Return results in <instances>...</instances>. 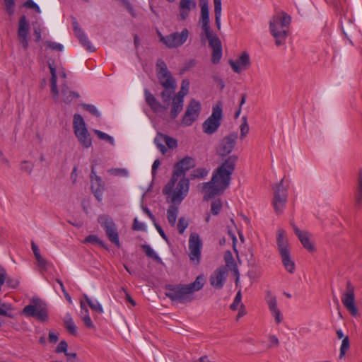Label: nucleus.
Instances as JSON below:
<instances>
[{
  "mask_svg": "<svg viewBox=\"0 0 362 362\" xmlns=\"http://www.w3.org/2000/svg\"><path fill=\"white\" fill-rule=\"evenodd\" d=\"M98 221L104 229L108 240L117 247H120L119 233L117 228L112 217L107 214H102L98 217Z\"/></svg>",
  "mask_w": 362,
  "mask_h": 362,
  "instance_id": "nucleus-8",
  "label": "nucleus"
},
{
  "mask_svg": "<svg viewBox=\"0 0 362 362\" xmlns=\"http://www.w3.org/2000/svg\"><path fill=\"white\" fill-rule=\"evenodd\" d=\"M142 249L145 252L146 256H148L150 258H152L156 262L158 263L162 262L161 258L156 253V252L151 248V247L148 245H141Z\"/></svg>",
  "mask_w": 362,
  "mask_h": 362,
  "instance_id": "nucleus-38",
  "label": "nucleus"
},
{
  "mask_svg": "<svg viewBox=\"0 0 362 362\" xmlns=\"http://www.w3.org/2000/svg\"><path fill=\"white\" fill-rule=\"evenodd\" d=\"M205 37L209 41V45L212 48L211 62L213 64H218L222 57L221 42L211 28L202 30L201 37Z\"/></svg>",
  "mask_w": 362,
  "mask_h": 362,
  "instance_id": "nucleus-10",
  "label": "nucleus"
},
{
  "mask_svg": "<svg viewBox=\"0 0 362 362\" xmlns=\"http://www.w3.org/2000/svg\"><path fill=\"white\" fill-rule=\"evenodd\" d=\"M229 64L235 73L239 74L250 65V56L244 52L235 61L229 60Z\"/></svg>",
  "mask_w": 362,
  "mask_h": 362,
  "instance_id": "nucleus-22",
  "label": "nucleus"
},
{
  "mask_svg": "<svg viewBox=\"0 0 362 362\" xmlns=\"http://www.w3.org/2000/svg\"><path fill=\"white\" fill-rule=\"evenodd\" d=\"M222 209L221 200H214L211 204V212L213 215H218Z\"/></svg>",
  "mask_w": 362,
  "mask_h": 362,
  "instance_id": "nucleus-45",
  "label": "nucleus"
},
{
  "mask_svg": "<svg viewBox=\"0 0 362 362\" xmlns=\"http://www.w3.org/2000/svg\"><path fill=\"white\" fill-rule=\"evenodd\" d=\"M204 284L205 277L203 274H200L191 284L167 286L165 295L176 303H185L190 302L193 299V293L200 291Z\"/></svg>",
  "mask_w": 362,
  "mask_h": 362,
  "instance_id": "nucleus-3",
  "label": "nucleus"
},
{
  "mask_svg": "<svg viewBox=\"0 0 362 362\" xmlns=\"http://www.w3.org/2000/svg\"><path fill=\"white\" fill-rule=\"evenodd\" d=\"M81 106L83 107V108L84 110L89 112L90 113L95 115V117H100V113L99 112V111L98 110V109L96 108V107L95 105H91V104L83 103V104H81Z\"/></svg>",
  "mask_w": 362,
  "mask_h": 362,
  "instance_id": "nucleus-47",
  "label": "nucleus"
},
{
  "mask_svg": "<svg viewBox=\"0 0 362 362\" xmlns=\"http://www.w3.org/2000/svg\"><path fill=\"white\" fill-rule=\"evenodd\" d=\"M73 127L74 134L81 145L86 148H89L92 144L90 135L86 127L85 121L81 115H74Z\"/></svg>",
  "mask_w": 362,
  "mask_h": 362,
  "instance_id": "nucleus-7",
  "label": "nucleus"
},
{
  "mask_svg": "<svg viewBox=\"0 0 362 362\" xmlns=\"http://www.w3.org/2000/svg\"><path fill=\"white\" fill-rule=\"evenodd\" d=\"M61 94L63 101L66 104H70L74 99L80 97L79 93L70 90L65 82L62 85Z\"/></svg>",
  "mask_w": 362,
  "mask_h": 362,
  "instance_id": "nucleus-25",
  "label": "nucleus"
},
{
  "mask_svg": "<svg viewBox=\"0 0 362 362\" xmlns=\"http://www.w3.org/2000/svg\"><path fill=\"white\" fill-rule=\"evenodd\" d=\"M291 17L284 11H279L273 16L269 22V30L275 39V44L279 47L285 44L288 37Z\"/></svg>",
  "mask_w": 362,
  "mask_h": 362,
  "instance_id": "nucleus-4",
  "label": "nucleus"
},
{
  "mask_svg": "<svg viewBox=\"0 0 362 362\" xmlns=\"http://www.w3.org/2000/svg\"><path fill=\"white\" fill-rule=\"evenodd\" d=\"M238 157L235 155L229 156L214 172L211 180L204 183L205 192L204 199L214 198L216 195L223 192L230 185L231 175L235 170Z\"/></svg>",
  "mask_w": 362,
  "mask_h": 362,
  "instance_id": "nucleus-2",
  "label": "nucleus"
},
{
  "mask_svg": "<svg viewBox=\"0 0 362 362\" xmlns=\"http://www.w3.org/2000/svg\"><path fill=\"white\" fill-rule=\"evenodd\" d=\"M241 299H242V296H241L240 291H239L236 293L235 299H234L233 303L230 306V309L233 310H235L238 308V306L239 305V304L240 303Z\"/></svg>",
  "mask_w": 362,
  "mask_h": 362,
  "instance_id": "nucleus-55",
  "label": "nucleus"
},
{
  "mask_svg": "<svg viewBox=\"0 0 362 362\" xmlns=\"http://www.w3.org/2000/svg\"><path fill=\"white\" fill-rule=\"evenodd\" d=\"M49 68L50 69L51 73V93L52 94V97L55 101L58 100L59 98V90L57 88V70L51 64H49Z\"/></svg>",
  "mask_w": 362,
  "mask_h": 362,
  "instance_id": "nucleus-26",
  "label": "nucleus"
},
{
  "mask_svg": "<svg viewBox=\"0 0 362 362\" xmlns=\"http://www.w3.org/2000/svg\"><path fill=\"white\" fill-rule=\"evenodd\" d=\"M23 314L28 317H33L43 322L47 318V311L41 307H36L33 305H28L23 309Z\"/></svg>",
  "mask_w": 362,
  "mask_h": 362,
  "instance_id": "nucleus-20",
  "label": "nucleus"
},
{
  "mask_svg": "<svg viewBox=\"0 0 362 362\" xmlns=\"http://www.w3.org/2000/svg\"><path fill=\"white\" fill-rule=\"evenodd\" d=\"M7 285L13 288H16V287H18V284H19V281L16 279H13L11 277H7L6 278V281Z\"/></svg>",
  "mask_w": 362,
  "mask_h": 362,
  "instance_id": "nucleus-59",
  "label": "nucleus"
},
{
  "mask_svg": "<svg viewBox=\"0 0 362 362\" xmlns=\"http://www.w3.org/2000/svg\"><path fill=\"white\" fill-rule=\"evenodd\" d=\"M188 221L185 217H180L177 224V230L180 234H183L186 228L188 227Z\"/></svg>",
  "mask_w": 362,
  "mask_h": 362,
  "instance_id": "nucleus-46",
  "label": "nucleus"
},
{
  "mask_svg": "<svg viewBox=\"0 0 362 362\" xmlns=\"http://www.w3.org/2000/svg\"><path fill=\"white\" fill-rule=\"evenodd\" d=\"M156 73L160 84L164 88L160 94L161 98L164 103H168L176 89V81L168 71L167 64L162 59L157 61Z\"/></svg>",
  "mask_w": 362,
  "mask_h": 362,
  "instance_id": "nucleus-5",
  "label": "nucleus"
},
{
  "mask_svg": "<svg viewBox=\"0 0 362 362\" xmlns=\"http://www.w3.org/2000/svg\"><path fill=\"white\" fill-rule=\"evenodd\" d=\"M237 139L238 134L236 133L225 136L218 148V155L223 157L231 153L235 146Z\"/></svg>",
  "mask_w": 362,
  "mask_h": 362,
  "instance_id": "nucleus-18",
  "label": "nucleus"
},
{
  "mask_svg": "<svg viewBox=\"0 0 362 362\" xmlns=\"http://www.w3.org/2000/svg\"><path fill=\"white\" fill-rule=\"evenodd\" d=\"M189 88V81L184 79L181 83L180 91L175 95V98H181L184 100V97L188 93Z\"/></svg>",
  "mask_w": 362,
  "mask_h": 362,
  "instance_id": "nucleus-39",
  "label": "nucleus"
},
{
  "mask_svg": "<svg viewBox=\"0 0 362 362\" xmlns=\"http://www.w3.org/2000/svg\"><path fill=\"white\" fill-rule=\"evenodd\" d=\"M45 45L53 50H57L59 52L62 51L64 49V47L62 44L52 41H46Z\"/></svg>",
  "mask_w": 362,
  "mask_h": 362,
  "instance_id": "nucleus-50",
  "label": "nucleus"
},
{
  "mask_svg": "<svg viewBox=\"0 0 362 362\" xmlns=\"http://www.w3.org/2000/svg\"><path fill=\"white\" fill-rule=\"evenodd\" d=\"M195 165L194 159L189 156L176 163L172 177L163 189V194L167 197L168 202L180 204L185 198L189 188V180L185 177V173Z\"/></svg>",
  "mask_w": 362,
  "mask_h": 362,
  "instance_id": "nucleus-1",
  "label": "nucleus"
},
{
  "mask_svg": "<svg viewBox=\"0 0 362 362\" xmlns=\"http://www.w3.org/2000/svg\"><path fill=\"white\" fill-rule=\"evenodd\" d=\"M189 32L184 28L180 33L175 32L166 36L158 33L160 41L168 48H177L182 46L188 39Z\"/></svg>",
  "mask_w": 362,
  "mask_h": 362,
  "instance_id": "nucleus-11",
  "label": "nucleus"
},
{
  "mask_svg": "<svg viewBox=\"0 0 362 362\" xmlns=\"http://www.w3.org/2000/svg\"><path fill=\"white\" fill-rule=\"evenodd\" d=\"M202 247V243L199 234L192 233L189 238V257L196 265L200 262Z\"/></svg>",
  "mask_w": 362,
  "mask_h": 362,
  "instance_id": "nucleus-14",
  "label": "nucleus"
},
{
  "mask_svg": "<svg viewBox=\"0 0 362 362\" xmlns=\"http://www.w3.org/2000/svg\"><path fill=\"white\" fill-rule=\"evenodd\" d=\"M208 174V170L205 168H197L194 171V177H204Z\"/></svg>",
  "mask_w": 362,
  "mask_h": 362,
  "instance_id": "nucleus-57",
  "label": "nucleus"
},
{
  "mask_svg": "<svg viewBox=\"0 0 362 362\" xmlns=\"http://www.w3.org/2000/svg\"><path fill=\"white\" fill-rule=\"evenodd\" d=\"M184 100L181 98H173L172 102V107L170 110V117L172 119H175L179 113L182 110Z\"/></svg>",
  "mask_w": 362,
  "mask_h": 362,
  "instance_id": "nucleus-29",
  "label": "nucleus"
},
{
  "mask_svg": "<svg viewBox=\"0 0 362 362\" xmlns=\"http://www.w3.org/2000/svg\"><path fill=\"white\" fill-rule=\"evenodd\" d=\"M67 349H68V344L65 341L63 340V341H61L59 343V344L57 345V346L55 349V352L57 354H59V353L66 354Z\"/></svg>",
  "mask_w": 362,
  "mask_h": 362,
  "instance_id": "nucleus-54",
  "label": "nucleus"
},
{
  "mask_svg": "<svg viewBox=\"0 0 362 362\" xmlns=\"http://www.w3.org/2000/svg\"><path fill=\"white\" fill-rule=\"evenodd\" d=\"M94 133L98 136L100 139L108 141L112 146L115 145V140L113 137L108 135L107 134L97 129L94 130Z\"/></svg>",
  "mask_w": 362,
  "mask_h": 362,
  "instance_id": "nucleus-43",
  "label": "nucleus"
},
{
  "mask_svg": "<svg viewBox=\"0 0 362 362\" xmlns=\"http://www.w3.org/2000/svg\"><path fill=\"white\" fill-rule=\"evenodd\" d=\"M84 243H91L95 245H98L101 247L107 249V245L103 241H102L97 235H88L83 241Z\"/></svg>",
  "mask_w": 362,
  "mask_h": 362,
  "instance_id": "nucleus-40",
  "label": "nucleus"
},
{
  "mask_svg": "<svg viewBox=\"0 0 362 362\" xmlns=\"http://www.w3.org/2000/svg\"><path fill=\"white\" fill-rule=\"evenodd\" d=\"M91 186L90 189L94 196L98 202L103 199V192L105 190V184L99 175H96L95 166L92 165L90 175Z\"/></svg>",
  "mask_w": 362,
  "mask_h": 362,
  "instance_id": "nucleus-16",
  "label": "nucleus"
},
{
  "mask_svg": "<svg viewBox=\"0 0 362 362\" xmlns=\"http://www.w3.org/2000/svg\"><path fill=\"white\" fill-rule=\"evenodd\" d=\"M144 95L146 103L155 112L160 110L162 108L161 104L156 100L153 95L148 90L144 89Z\"/></svg>",
  "mask_w": 362,
  "mask_h": 362,
  "instance_id": "nucleus-27",
  "label": "nucleus"
},
{
  "mask_svg": "<svg viewBox=\"0 0 362 362\" xmlns=\"http://www.w3.org/2000/svg\"><path fill=\"white\" fill-rule=\"evenodd\" d=\"M31 247L35 255V257L40 255V249L33 241L31 243Z\"/></svg>",
  "mask_w": 362,
  "mask_h": 362,
  "instance_id": "nucleus-64",
  "label": "nucleus"
},
{
  "mask_svg": "<svg viewBox=\"0 0 362 362\" xmlns=\"http://www.w3.org/2000/svg\"><path fill=\"white\" fill-rule=\"evenodd\" d=\"M35 259L37 262V265L40 268V269L42 271H46L47 267L49 264V262L45 258H43L41 255L40 256L36 257Z\"/></svg>",
  "mask_w": 362,
  "mask_h": 362,
  "instance_id": "nucleus-48",
  "label": "nucleus"
},
{
  "mask_svg": "<svg viewBox=\"0 0 362 362\" xmlns=\"http://www.w3.org/2000/svg\"><path fill=\"white\" fill-rule=\"evenodd\" d=\"M355 201L358 206L362 204V168L358 172L356 189L355 191Z\"/></svg>",
  "mask_w": 362,
  "mask_h": 362,
  "instance_id": "nucleus-30",
  "label": "nucleus"
},
{
  "mask_svg": "<svg viewBox=\"0 0 362 362\" xmlns=\"http://www.w3.org/2000/svg\"><path fill=\"white\" fill-rule=\"evenodd\" d=\"M30 25L25 16H22L18 22V37L23 47L26 49L28 47V35Z\"/></svg>",
  "mask_w": 362,
  "mask_h": 362,
  "instance_id": "nucleus-19",
  "label": "nucleus"
},
{
  "mask_svg": "<svg viewBox=\"0 0 362 362\" xmlns=\"http://www.w3.org/2000/svg\"><path fill=\"white\" fill-rule=\"evenodd\" d=\"M295 234L298 238L303 246L309 252L315 250L314 245L310 243L308 233L300 230L295 224L291 223Z\"/></svg>",
  "mask_w": 362,
  "mask_h": 362,
  "instance_id": "nucleus-24",
  "label": "nucleus"
},
{
  "mask_svg": "<svg viewBox=\"0 0 362 362\" xmlns=\"http://www.w3.org/2000/svg\"><path fill=\"white\" fill-rule=\"evenodd\" d=\"M171 203L173 204H171L167 210V219L169 224L174 227L179 213V208L177 205H179L180 204Z\"/></svg>",
  "mask_w": 362,
  "mask_h": 362,
  "instance_id": "nucleus-28",
  "label": "nucleus"
},
{
  "mask_svg": "<svg viewBox=\"0 0 362 362\" xmlns=\"http://www.w3.org/2000/svg\"><path fill=\"white\" fill-rule=\"evenodd\" d=\"M76 36L86 50L90 52H93L95 50V48L91 45L90 42L88 40V37L84 33L83 31H78V33L76 34Z\"/></svg>",
  "mask_w": 362,
  "mask_h": 362,
  "instance_id": "nucleus-31",
  "label": "nucleus"
},
{
  "mask_svg": "<svg viewBox=\"0 0 362 362\" xmlns=\"http://www.w3.org/2000/svg\"><path fill=\"white\" fill-rule=\"evenodd\" d=\"M165 144L170 148H175L177 146V141L175 139L170 137L169 136L165 135Z\"/></svg>",
  "mask_w": 362,
  "mask_h": 362,
  "instance_id": "nucleus-53",
  "label": "nucleus"
},
{
  "mask_svg": "<svg viewBox=\"0 0 362 362\" xmlns=\"http://www.w3.org/2000/svg\"><path fill=\"white\" fill-rule=\"evenodd\" d=\"M24 6L28 8L35 9L37 13H40L41 10L36 3L33 0H28L24 3Z\"/></svg>",
  "mask_w": 362,
  "mask_h": 362,
  "instance_id": "nucleus-56",
  "label": "nucleus"
},
{
  "mask_svg": "<svg viewBox=\"0 0 362 362\" xmlns=\"http://www.w3.org/2000/svg\"><path fill=\"white\" fill-rule=\"evenodd\" d=\"M215 23L218 30L221 29V0H214Z\"/></svg>",
  "mask_w": 362,
  "mask_h": 362,
  "instance_id": "nucleus-34",
  "label": "nucleus"
},
{
  "mask_svg": "<svg viewBox=\"0 0 362 362\" xmlns=\"http://www.w3.org/2000/svg\"><path fill=\"white\" fill-rule=\"evenodd\" d=\"M83 297L91 310L100 314L103 313V308L98 300L90 299L86 294H83Z\"/></svg>",
  "mask_w": 362,
  "mask_h": 362,
  "instance_id": "nucleus-35",
  "label": "nucleus"
},
{
  "mask_svg": "<svg viewBox=\"0 0 362 362\" xmlns=\"http://www.w3.org/2000/svg\"><path fill=\"white\" fill-rule=\"evenodd\" d=\"M224 259L226 264V267H228L234 273L235 275L238 276L239 272L238 267L233 257L231 252L228 251L225 255Z\"/></svg>",
  "mask_w": 362,
  "mask_h": 362,
  "instance_id": "nucleus-32",
  "label": "nucleus"
},
{
  "mask_svg": "<svg viewBox=\"0 0 362 362\" xmlns=\"http://www.w3.org/2000/svg\"><path fill=\"white\" fill-rule=\"evenodd\" d=\"M243 122L240 125V136L244 138L249 132V126L247 122L246 117H243Z\"/></svg>",
  "mask_w": 362,
  "mask_h": 362,
  "instance_id": "nucleus-51",
  "label": "nucleus"
},
{
  "mask_svg": "<svg viewBox=\"0 0 362 362\" xmlns=\"http://www.w3.org/2000/svg\"><path fill=\"white\" fill-rule=\"evenodd\" d=\"M284 179H281L280 182L274 188V196L273 199V206L276 213H281L285 208L287 201V187L284 185Z\"/></svg>",
  "mask_w": 362,
  "mask_h": 362,
  "instance_id": "nucleus-12",
  "label": "nucleus"
},
{
  "mask_svg": "<svg viewBox=\"0 0 362 362\" xmlns=\"http://www.w3.org/2000/svg\"><path fill=\"white\" fill-rule=\"evenodd\" d=\"M64 325L67 331L72 335L76 336L77 334V327L74 324L71 315L66 314L64 319Z\"/></svg>",
  "mask_w": 362,
  "mask_h": 362,
  "instance_id": "nucleus-33",
  "label": "nucleus"
},
{
  "mask_svg": "<svg viewBox=\"0 0 362 362\" xmlns=\"http://www.w3.org/2000/svg\"><path fill=\"white\" fill-rule=\"evenodd\" d=\"M346 292L341 296V302L351 316L358 317L359 314L355 305L354 287L349 281L346 282Z\"/></svg>",
  "mask_w": 362,
  "mask_h": 362,
  "instance_id": "nucleus-13",
  "label": "nucleus"
},
{
  "mask_svg": "<svg viewBox=\"0 0 362 362\" xmlns=\"http://www.w3.org/2000/svg\"><path fill=\"white\" fill-rule=\"evenodd\" d=\"M165 135L161 133H158L157 136L154 139V144L157 146V148L160 150L162 154H165L167 151V149L164 145L165 144Z\"/></svg>",
  "mask_w": 362,
  "mask_h": 362,
  "instance_id": "nucleus-36",
  "label": "nucleus"
},
{
  "mask_svg": "<svg viewBox=\"0 0 362 362\" xmlns=\"http://www.w3.org/2000/svg\"><path fill=\"white\" fill-rule=\"evenodd\" d=\"M82 320L83 321L84 325H86V327L89 329L95 328V326L89 315H86V317H83Z\"/></svg>",
  "mask_w": 362,
  "mask_h": 362,
  "instance_id": "nucleus-60",
  "label": "nucleus"
},
{
  "mask_svg": "<svg viewBox=\"0 0 362 362\" xmlns=\"http://www.w3.org/2000/svg\"><path fill=\"white\" fill-rule=\"evenodd\" d=\"M21 168L22 170L27 172L28 173L30 174L33 171V164L28 162V161H23L21 163Z\"/></svg>",
  "mask_w": 362,
  "mask_h": 362,
  "instance_id": "nucleus-58",
  "label": "nucleus"
},
{
  "mask_svg": "<svg viewBox=\"0 0 362 362\" xmlns=\"http://www.w3.org/2000/svg\"><path fill=\"white\" fill-rule=\"evenodd\" d=\"M107 173L114 176L127 177L129 172L125 168H110Z\"/></svg>",
  "mask_w": 362,
  "mask_h": 362,
  "instance_id": "nucleus-42",
  "label": "nucleus"
},
{
  "mask_svg": "<svg viewBox=\"0 0 362 362\" xmlns=\"http://www.w3.org/2000/svg\"><path fill=\"white\" fill-rule=\"evenodd\" d=\"M222 117V105L221 102H218L213 107L211 115L202 124L204 132L207 134L215 133L221 125Z\"/></svg>",
  "mask_w": 362,
  "mask_h": 362,
  "instance_id": "nucleus-9",
  "label": "nucleus"
},
{
  "mask_svg": "<svg viewBox=\"0 0 362 362\" xmlns=\"http://www.w3.org/2000/svg\"><path fill=\"white\" fill-rule=\"evenodd\" d=\"M132 229L137 231H144L146 230V226L144 223L139 221L137 218H135L134 219Z\"/></svg>",
  "mask_w": 362,
  "mask_h": 362,
  "instance_id": "nucleus-52",
  "label": "nucleus"
},
{
  "mask_svg": "<svg viewBox=\"0 0 362 362\" xmlns=\"http://www.w3.org/2000/svg\"><path fill=\"white\" fill-rule=\"evenodd\" d=\"M6 272L4 267L0 266V286L4 285L6 281Z\"/></svg>",
  "mask_w": 362,
  "mask_h": 362,
  "instance_id": "nucleus-61",
  "label": "nucleus"
},
{
  "mask_svg": "<svg viewBox=\"0 0 362 362\" xmlns=\"http://www.w3.org/2000/svg\"><path fill=\"white\" fill-rule=\"evenodd\" d=\"M199 6L201 8V12L199 19V25H200L202 30L210 29L209 0H199Z\"/></svg>",
  "mask_w": 362,
  "mask_h": 362,
  "instance_id": "nucleus-21",
  "label": "nucleus"
},
{
  "mask_svg": "<svg viewBox=\"0 0 362 362\" xmlns=\"http://www.w3.org/2000/svg\"><path fill=\"white\" fill-rule=\"evenodd\" d=\"M197 7L195 0H180L179 3L180 13L178 18L180 20H185L190 13V11Z\"/></svg>",
  "mask_w": 362,
  "mask_h": 362,
  "instance_id": "nucleus-23",
  "label": "nucleus"
},
{
  "mask_svg": "<svg viewBox=\"0 0 362 362\" xmlns=\"http://www.w3.org/2000/svg\"><path fill=\"white\" fill-rule=\"evenodd\" d=\"M349 339L348 336H346L342 339L341 345L340 347L339 358H341L344 356L346 351L349 349Z\"/></svg>",
  "mask_w": 362,
  "mask_h": 362,
  "instance_id": "nucleus-44",
  "label": "nucleus"
},
{
  "mask_svg": "<svg viewBox=\"0 0 362 362\" xmlns=\"http://www.w3.org/2000/svg\"><path fill=\"white\" fill-rule=\"evenodd\" d=\"M276 244L284 267L288 272L293 273L296 265L291 257L290 246L286 236V232L283 229H279L277 231Z\"/></svg>",
  "mask_w": 362,
  "mask_h": 362,
  "instance_id": "nucleus-6",
  "label": "nucleus"
},
{
  "mask_svg": "<svg viewBox=\"0 0 362 362\" xmlns=\"http://www.w3.org/2000/svg\"><path fill=\"white\" fill-rule=\"evenodd\" d=\"M6 12L9 16H12L14 13V0H4Z\"/></svg>",
  "mask_w": 362,
  "mask_h": 362,
  "instance_id": "nucleus-49",
  "label": "nucleus"
},
{
  "mask_svg": "<svg viewBox=\"0 0 362 362\" xmlns=\"http://www.w3.org/2000/svg\"><path fill=\"white\" fill-rule=\"evenodd\" d=\"M269 341H270V345H269L270 347H272V346H277L279 345V344L278 338L276 336H274V335H270L269 337Z\"/></svg>",
  "mask_w": 362,
  "mask_h": 362,
  "instance_id": "nucleus-63",
  "label": "nucleus"
},
{
  "mask_svg": "<svg viewBox=\"0 0 362 362\" xmlns=\"http://www.w3.org/2000/svg\"><path fill=\"white\" fill-rule=\"evenodd\" d=\"M13 310V308L11 304L6 303H1L0 305V315L13 318L14 315L11 313Z\"/></svg>",
  "mask_w": 362,
  "mask_h": 362,
  "instance_id": "nucleus-37",
  "label": "nucleus"
},
{
  "mask_svg": "<svg viewBox=\"0 0 362 362\" xmlns=\"http://www.w3.org/2000/svg\"><path fill=\"white\" fill-rule=\"evenodd\" d=\"M228 276V269L221 266L217 268L210 276V284L216 289L223 287Z\"/></svg>",
  "mask_w": 362,
  "mask_h": 362,
  "instance_id": "nucleus-17",
  "label": "nucleus"
},
{
  "mask_svg": "<svg viewBox=\"0 0 362 362\" xmlns=\"http://www.w3.org/2000/svg\"><path fill=\"white\" fill-rule=\"evenodd\" d=\"M156 229L157 230V231L158 232V233L160 234V235L165 240H168V238H167V235H165V232L163 231V228H161V226L160 225H158V223H156V222H155V223H153Z\"/></svg>",
  "mask_w": 362,
  "mask_h": 362,
  "instance_id": "nucleus-62",
  "label": "nucleus"
},
{
  "mask_svg": "<svg viewBox=\"0 0 362 362\" xmlns=\"http://www.w3.org/2000/svg\"><path fill=\"white\" fill-rule=\"evenodd\" d=\"M266 300L271 313L279 310L277 307V300L275 296H272L271 294L269 293Z\"/></svg>",
  "mask_w": 362,
  "mask_h": 362,
  "instance_id": "nucleus-41",
  "label": "nucleus"
},
{
  "mask_svg": "<svg viewBox=\"0 0 362 362\" xmlns=\"http://www.w3.org/2000/svg\"><path fill=\"white\" fill-rule=\"evenodd\" d=\"M201 111L199 102L192 100L187 107L185 113L182 117V122L185 126H190L198 118Z\"/></svg>",
  "mask_w": 362,
  "mask_h": 362,
  "instance_id": "nucleus-15",
  "label": "nucleus"
}]
</instances>
